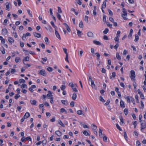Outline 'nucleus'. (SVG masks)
I'll list each match as a JSON object with an SVG mask.
<instances>
[{
  "mask_svg": "<svg viewBox=\"0 0 146 146\" xmlns=\"http://www.w3.org/2000/svg\"><path fill=\"white\" fill-rule=\"evenodd\" d=\"M135 98L136 99V102L137 103H138L139 102V100L138 99V96L137 95H136L135 96Z\"/></svg>",
  "mask_w": 146,
  "mask_h": 146,
  "instance_id": "52",
  "label": "nucleus"
},
{
  "mask_svg": "<svg viewBox=\"0 0 146 146\" xmlns=\"http://www.w3.org/2000/svg\"><path fill=\"white\" fill-rule=\"evenodd\" d=\"M92 127H93V130H96L97 129V126L96 125H94V124H92Z\"/></svg>",
  "mask_w": 146,
  "mask_h": 146,
  "instance_id": "39",
  "label": "nucleus"
},
{
  "mask_svg": "<svg viewBox=\"0 0 146 146\" xmlns=\"http://www.w3.org/2000/svg\"><path fill=\"white\" fill-rule=\"evenodd\" d=\"M79 27L81 28H83L84 26L83 22L82 21H80L79 24Z\"/></svg>",
  "mask_w": 146,
  "mask_h": 146,
  "instance_id": "36",
  "label": "nucleus"
},
{
  "mask_svg": "<svg viewBox=\"0 0 146 146\" xmlns=\"http://www.w3.org/2000/svg\"><path fill=\"white\" fill-rule=\"evenodd\" d=\"M44 40L46 42V44H49V40L48 38L47 37H46L44 38Z\"/></svg>",
  "mask_w": 146,
  "mask_h": 146,
  "instance_id": "32",
  "label": "nucleus"
},
{
  "mask_svg": "<svg viewBox=\"0 0 146 146\" xmlns=\"http://www.w3.org/2000/svg\"><path fill=\"white\" fill-rule=\"evenodd\" d=\"M119 119L120 120V124L121 125H123V123H124V121H123V118L121 116H119Z\"/></svg>",
  "mask_w": 146,
  "mask_h": 146,
  "instance_id": "13",
  "label": "nucleus"
},
{
  "mask_svg": "<svg viewBox=\"0 0 146 146\" xmlns=\"http://www.w3.org/2000/svg\"><path fill=\"white\" fill-rule=\"evenodd\" d=\"M139 39V37L137 35H135V39L134 40V41L135 42H137V41Z\"/></svg>",
  "mask_w": 146,
  "mask_h": 146,
  "instance_id": "34",
  "label": "nucleus"
},
{
  "mask_svg": "<svg viewBox=\"0 0 146 146\" xmlns=\"http://www.w3.org/2000/svg\"><path fill=\"white\" fill-rule=\"evenodd\" d=\"M130 77L132 80L135 81V72L133 70H131L130 71Z\"/></svg>",
  "mask_w": 146,
  "mask_h": 146,
  "instance_id": "1",
  "label": "nucleus"
},
{
  "mask_svg": "<svg viewBox=\"0 0 146 146\" xmlns=\"http://www.w3.org/2000/svg\"><path fill=\"white\" fill-rule=\"evenodd\" d=\"M2 34L4 35H6L8 33V31L6 29H3L2 30Z\"/></svg>",
  "mask_w": 146,
  "mask_h": 146,
  "instance_id": "5",
  "label": "nucleus"
},
{
  "mask_svg": "<svg viewBox=\"0 0 146 146\" xmlns=\"http://www.w3.org/2000/svg\"><path fill=\"white\" fill-rule=\"evenodd\" d=\"M122 12L123 13L121 15L122 17L123 18V19L125 20H127V18L125 17L127 16V10L124 8H123L122 9Z\"/></svg>",
  "mask_w": 146,
  "mask_h": 146,
  "instance_id": "2",
  "label": "nucleus"
},
{
  "mask_svg": "<svg viewBox=\"0 0 146 146\" xmlns=\"http://www.w3.org/2000/svg\"><path fill=\"white\" fill-rule=\"evenodd\" d=\"M88 36L90 37H93L94 36L93 33L91 32H89L87 33Z\"/></svg>",
  "mask_w": 146,
  "mask_h": 146,
  "instance_id": "11",
  "label": "nucleus"
},
{
  "mask_svg": "<svg viewBox=\"0 0 146 146\" xmlns=\"http://www.w3.org/2000/svg\"><path fill=\"white\" fill-rule=\"evenodd\" d=\"M116 125L117 127V128L118 129L119 131H121L122 129H121L120 127L119 126L118 124H116Z\"/></svg>",
  "mask_w": 146,
  "mask_h": 146,
  "instance_id": "45",
  "label": "nucleus"
},
{
  "mask_svg": "<svg viewBox=\"0 0 146 146\" xmlns=\"http://www.w3.org/2000/svg\"><path fill=\"white\" fill-rule=\"evenodd\" d=\"M119 46L118 43H117L116 45L114 46L113 48L114 49H117L118 47Z\"/></svg>",
  "mask_w": 146,
  "mask_h": 146,
  "instance_id": "60",
  "label": "nucleus"
},
{
  "mask_svg": "<svg viewBox=\"0 0 146 146\" xmlns=\"http://www.w3.org/2000/svg\"><path fill=\"white\" fill-rule=\"evenodd\" d=\"M88 17L87 16H86L85 17L84 20L87 23L88 22Z\"/></svg>",
  "mask_w": 146,
  "mask_h": 146,
  "instance_id": "51",
  "label": "nucleus"
},
{
  "mask_svg": "<svg viewBox=\"0 0 146 146\" xmlns=\"http://www.w3.org/2000/svg\"><path fill=\"white\" fill-rule=\"evenodd\" d=\"M48 93L47 95V96L50 99H52L53 98V95L52 94V93L50 91H48Z\"/></svg>",
  "mask_w": 146,
  "mask_h": 146,
  "instance_id": "3",
  "label": "nucleus"
},
{
  "mask_svg": "<svg viewBox=\"0 0 146 146\" xmlns=\"http://www.w3.org/2000/svg\"><path fill=\"white\" fill-rule=\"evenodd\" d=\"M77 97V95L76 94L74 93L73 94L72 96V99L75 100H76Z\"/></svg>",
  "mask_w": 146,
  "mask_h": 146,
  "instance_id": "22",
  "label": "nucleus"
},
{
  "mask_svg": "<svg viewBox=\"0 0 146 146\" xmlns=\"http://www.w3.org/2000/svg\"><path fill=\"white\" fill-rule=\"evenodd\" d=\"M63 25H64L66 27V29H67V30L69 32H70L71 30L68 25L65 23H64L63 24Z\"/></svg>",
  "mask_w": 146,
  "mask_h": 146,
  "instance_id": "9",
  "label": "nucleus"
},
{
  "mask_svg": "<svg viewBox=\"0 0 146 146\" xmlns=\"http://www.w3.org/2000/svg\"><path fill=\"white\" fill-rule=\"evenodd\" d=\"M50 23L52 26L56 30L57 29V27L55 25L54 22L52 21L50 22Z\"/></svg>",
  "mask_w": 146,
  "mask_h": 146,
  "instance_id": "21",
  "label": "nucleus"
},
{
  "mask_svg": "<svg viewBox=\"0 0 146 146\" xmlns=\"http://www.w3.org/2000/svg\"><path fill=\"white\" fill-rule=\"evenodd\" d=\"M39 45L42 48L44 49L45 48V45L43 43L40 44H39Z\"/></svg>",
  "mask_w": 146,
  "mask_h": 146,
  "instance_id": "53",
  "label": "nucleus"
},
{
  "mask_svg": "<svg viewBox=\"0 0 146 146\" xmlns=\"http://www.w3.org/2000/svg\"><path fill=\"white\" fill-rule=\"evenodd\" d=\"M65 60L67 62H69V61L68 60V54H66V56L65 58Z\"/></svg>",
  "mask_w": 146,
  "mask_h": 146,
  "instance_id": "46",
  "label": "nucleus"
},
{
  "mask_svg": "<svg viewBox=\"0 0 146 146\" xmlns=\"http://www.w3.org/2000/svg\"><path fill=\"white\" fill-rule=\"evenodd\" d=\"M21 87L22 88H27V85L26 84H23L21 85Z\"/></svg>",
  "mask_w": 146,
  "mask_h": 146,
  "instance_id": "29",
  "label": "nucleus"
},
{
  "mask_svg": "<svg viewBox=\"0 0 146 146\" xmlns=\"http://www.w3.org/2000/svg\"><path fill=\"white\" fill-rule=\"evenodd\" d=\"M91 86L93 88L96 89V88L94 83V81L93 80H91Z\"/></svg>",
  "mask_w": 146,
  "mask_h": 146,
  "instance_id": "10",
  "label": "nucleus"
},
{
  "mask_svg": "<svg viewBox=\"0 0 146 146\" xmlns=\"http://www.w3.org/2000/svg\"><path fill=\"white\" fill-rule=\"evenodd\" d=\"M55 134L58 136H60L62 135L61 132L59 130L56 131Z\"/></svg>",
  "mask_w": 146,
  "mask_h": 146,
  "instance_id": "19",
  "label": "nucleus"
},
{
  "mask_svg": "<svg viewBox=\"0 0 146 146\" xmlns=\"http://www.w3.org/2000/svg\"><path fill=\"white\" fill-rule=\"evenodd\" d=\"M124 136L125 138V139L127 141V135L125 131L124 132Z\"/></svg>",
  "mask_w": 146,
  "mask_h": 146,
  "instance_id": "41",
  "label": "nucleus"
},
{
  "mask_svg": "<svg viewBox=\"0 0 146 146\" xmlns=\"http://www.w3.org/2000/svg\"><path fill=\"white\" fill-rule=\"evenodd\" d=\"M137 121H135L133 123V125H134V127L135 128L136 127V126L137 125Z\"/></svg>",
  "mask_w": 146,
  "mask_h": 146,
  "instance_id": "54",
  "label": "nucleus"
},
{
  "mask_svg": "<svg viewBox=\"0 0 146 146\" xmlns=\"http://www.w3.org/2000/svg\"><path fill=\"white\" fill-rule=\"evenodd\" d=\"M109 29L108 28L105 29V30L103 31V33L104 34H106L108 32Z\"/></svg>",
  "mask_w": 146,
  "mask_h": 146,
  "instance_id": "38",
  "label": "nucleus"
},
{
  "mask_svg": "<svg viewBox=\"0 0 146 146\" xmlns=\"http://www.w3.org/2000/svg\"><path fill=\"white\" fill-rule=\"evenodd\" d=\"M77 30V35L79 37H81L82 35V32L78 30Z\"/></svg>",
  "mask_w": 146,
  "mask_h": 146,
  "instance_id": "33",
  "label": "nucleus"
},
{
  "mask_svg": "<svg viewBox=\"0 0 146 146\" xmlns=\"http://www.w3.org/2000/svg\"><path fill=\"white\" fill-rule=\"evenodd\" d=\"M19 81L20 83H24L25 82V80L23 79H20Z\"/></svg>",
  "mask_w": 146,
  "mask_h": 146,
  "instance_id": "43",
  "label": "nucleus"
},
{
  "mask_svg": "<svg viewBox=\"0 0 146 146\" xmlns=\"http://www.w3.org/2000/svg\"><path fill=\"white\" fill-rule=\"evenodd\" d=\"M50 13V15L52 16H53V14L52 13V9L50 8L49 9Z\"/></svg>",
  "mask_w": 146,
  "mask_h": 146,
  "instance_id": "57",
  "label": "nucleus"
},
{
  "mask_svg": "<svg viewBox=\"0 0 146 146\" xmlns=\"http://www.w3.org/2000/svg\"><path fill=\"white\" fill-rule=\"evenodd\" d=\"M107 137L106 136H105L103 137V140L105 142H106L107 141Z\"/></svg>",
  "mask_w": 146,
  "mask_h": 146,
  "instance_id": "61",
  "label": "nucleus"
},
{
  "mask_svg": "<svg viewBox=\"0 0 146 146\" xmlns=\"http://www.w3.org/2000/svg\"><path fill=\"white\" fill-rule=\"evenodd\" d=\"M99 135L100 136H101L102 135V131L100 129H99Z\"/></svg>",
  "mask_w": 146,
  "mask_h": 146,
  "instance_id": "42",
  "label": "nucleus"
},
{
  "mask_svg": "<svg viewBox=\"0 0 146 146\" xmlns=\"http://www.w3.org/2000/svg\"><path fill=\"white\" fill-rule=\"evenodd\" d=\"M124 113L125 114L127 115L128 114V110L127 108H125L124 110Z\"/></svg>",
  "mask_w": 146,
  "mask_h": 146,
  "instance_id": "35",
  "label": "nucleus"
},
{
  "mask_svg": "<svg viewBox=\"0 0 146 146\" xmlns=\"http://www.w3.org/2000/svg\"><path fill=\"white\" fill-rule=\"evenodd\" d=\"M116 57L117 59L120 60L121 59V57L120 56L118 52H117L116 54Z\"/></svg>",
  "mask_w": 146,
  "mask_h": 146,
  "instance_id": "23",
  "label": "nucleus"
},
{
  "mask_svg": "<svg viewBox=\"0 0 146 146\" xmlns=\"http://www.w3.org/2000/svg\"><path fill=\"white\" fill-rule=\"evenodd\" d=\"M131 98V97H130L128 96H127L126 97V99H127V102L129 103L130 102Z\"/></svg>",
  "mask_w": 146,
  "mask_h": 146,
  "instance_id": "30",
  "label": "nucleus"
},
{
  "mask_svg": "<svg viewBox=\"0 0 146 146\" xmlns=\"http://www.w3.org/2000/svg\"><path fill=\"white\" fill-rule=\"evenodd\" d=\"M141 130L142 131V129H145L146 127V125L145 123H141Z\"/></svg>",
  "mask_w": 146,
  "mask_h": 146,
  "instance_id": "15",
  "label": "nucleus"
},
{
  "mask_svg": "<svg viewBox=\"0 0 146 146\" xmlns=\"http://www.w3.org/2000/svg\"><path fill=\"white\" fill-rule=\"evenodd\" d=\"M139 94L140 95V97L141 99H144V95L142 93H141V94Z\"/></svg>",
  "mask_w": 146,
  "mask_h": 146,
  "instance_id": "63",
  "label": "nucleus"
},
{
  "mask_svg": "<svg viewBox=\"0 0 146 146\" xmlns=\"http://www.w3.org/2000/svg\"><path fill=\"white\" fill-rule=\"evenodd\" d=\"M96 55L97 57V60H98L100 59V54L98 52H96L95 54Z\"/></svg>",
  "mask_w": 146,
  "mask_h": 146,
  "instance_id": "40",
  "label": "nucleus"
},
{
  "mask_svg": "<svg viewBox=\"0 0 146 146\" xmlns=\"http://www.w3.org/2000/svg\"><path fill=\"white\" fill-rule=\"evenodd\" d=\"M30 116V113L28 112H26L24 115L23 117L27 119Z\"/></svg>",
  "mask_w": 146,
  "mask_h": 146,
  "instance_id": "16",
  "label": "nucleus"
},
{
  "mask_svg": "<svg viewBox=\"0 0 146 146\" xmlns=\"http://www.w3.org/2000/svg\"><path fill=\"white\" fill-rule=\"evenodd\" d=\"M47 70L48 71L50 72H52L53 70L52 68L50 67H48L47 68Z\"/></svg>",
  "mask_w": 146,
  "mask_h": 146,
  "instance_id": "55",
  "label": "nucleus"
},
{
  "mask_svg": "<svg viewBox=\"0 0 146 146\" xmlns=\"http://www.w3.org/2000/svg\"><path fill=\"white\" fill-rule=\"evenodd\" d=\"M20 96V95L19 94H17L16 95V96H15V98L17 100L18 99V98H19Z\"/></svg>",
  "mask_w": 146,
  "mask_h": 146,
  "instance_id": "59",
  "label": "nucleus"
},
{
  "mask_svg": "<svg viewBox=\"0 0 146 146\" xmlns=\"http://www.w3.org/2000/svg\"><path fill=\"white\" fill-rule=\"evenodd\" d=\"M142 118V116L141 115H140L139 116V121L140 122H141L142 121L141 119Z\"/></svg>",
  "mask_w": 146,
  "mask_h": 146,
  "instance_id": "56",
  "label": "nucleus"
},
{
  "mask_svg": "<svg viewBox=\"0 0 146 146\" xmlns=\"http://www.w3.org/2000/svg\"><path fill=\"white\" fill-rule=\"evenodd\" d=\"M76 2L78 3L79 5H82V3L81 1L80 0H77Z\"/></svg>",
  "mask_w": 146,
  "mask_h": 146,
  "instance_id": "64",
  "label": "nucleus"
},
{
  "mask_svg": "<svg viewBox=\"0 0 146 146\" xmlns=\"http://www.w3.org/2000/svg\"><path fill=\"white\" fill-rule=\"evenodd\" d=\"M93 43L94 44H96L98 45H101V42L99 41L96 40H94L93 41Z\"/></svg>",
  "mask_w": 146,
  "mask_h": 146,
  "instance_id": "18",
  "label": "nucleus"
},
{
  "mask_svg": "<svg viewBox=\"0 0 146 146\" xmlns=\"http://www.w3.org/2000/svg\"><path fill=\"white\" fill-rule=\"evenodd\" d=\"M83 134L85 136H90V134L86 130H84L83 132Z\"/></svg>",
  "mask_w": 146,
  "mask_h": 146,
  "instance_id": "24",
  "label": "nucleus"
},
{
  "mask_svg": "<svg viewBox=\"0 0 146 146\" xmlns=\"http://www.w3.org/2000/svg\"><path fill=\"white\" fill-rule=\"evenodd\" d=\"M6 7V10L8 11H9L10 10V4L8 2H7L5 3Z\"/></svg>",
  "mask_w": 146,
  "mask_h": 146,
  "instance_id": "12",
  "label": "nucleus"
},
{
  "mask_svg": "<svg viewBox=\"0 0 146 146\" xmlns=\"http://www.w3.org/2000/svg\"><path fill=\"white\" fill-rule=\"evenodd\" d=\"M39 74L44 76H46V75L45 71L43 69L41 70Z\"/></svg>",
  "mask_w": 146,
  "mask_h": 146,
  "instance_id": "4",
  "label": "nucleus"
},
{
  "mask_svg": "<svg viewBox=\"0 0 146 146\" xmlns=\"http://www.w3.org/2000/svg\"><path fill=\"white\" fill-rule=\"evenodd\" d=\"M42 143L43 145L44 146V145H45L46 143V139L42 141Z\"/></svg>",
  "mask_w": 146,
  "mask_h": 146,
  "instance_id": "50",
  "label": "nucleus"
},
{
  "mask_svg": "<svg viewBox=\"0 0 146 146\" xmlns=\"http://www.w3.org/2000/svg\"><path fill=\"white\" fill-rule=\"evenodd\" d=\"M107 26L110 27L111 28L112 27V25L111 24H110L109 22H107L106 23Z\"/></svg>",
  "mask_w": 146,
  "mask_h": 146,
  "instance_id": "47",
  "label": "nucleus"
},
{
  "mask_svg": "<svg viewBox=\"0 0 146 146\" xmlns=\"http://www.w3.org/2000/svg\"><path fill=\"white\" fill-rule=\"evenodd\" d=\"M55 34L56 37L60 40L61 39L60 35L56 30L55 29Z\"/></svg>",
  "mask_w": 146,
  "mask_h": 146,
  "instance_id": "8",
  "label": "nucleus"
},
{
  "mask_svg": "<svg viewBox=\"0 0 146 146\" xmlns=\"http://www.w3.org/2000/svg\"><path fill=\"white\" fill-rule=\"evenodd\" d=\"M61 102L63 104L65 105H67L68 104V103L67 101L65 100H61Z\"/></svg>",
  "mask_w": 146,
  "mask_h": 146,
  "instance_id": "20",
  "label": "nucleus"
},
{
  "mask_svg": "<svg viewBox=\"0 0 146 146\" xmlns=\"http://www.w3.org/2000/svg\"><path fill=\"white\" fill-rule=\"evenodd\" d=\"M112 75L110 76V79H112V77L115 78L116 76V74L115 72H112Z\"/></svg>",
  "mask_w": 146,
  "mask_h": 146,
  "instance_id": "37",
  "label": "nucleus"
},
{
  "mask_svg": "<svg viewBox=\"0 0 146 146\" xmlns=\"http://www.w3.org/2000/svg\"><path fill=\"white\" fill-rule=\"evenodd\" d=\"M21 59L19 57H17L15 58V61L16 63H18L19 62V61Z\"/></svg>",
  "mask_w": 146,
  "mask_h": 146,
  "instance_id": "31",
  "label": "nucleus"
},
{
  "mask_svg": "<svg viewBox=\"0 0 146 146\" xmlns=\"http://www.w3.org/2000/svg\"><path fill=\"white\" fill-rule=\"evenodd\" d=\"M100 101L102 102H105V100L103 98V97L101 96H100Z\"/></svg>",
  "mask_w": 146,
  "mask_h": 146,
  "instance_id": "44",
  "label": "nucleus"
},
{
  "mask_svg": "<svg viewBox=\"0 0 146 146\" xmlns=\"http://www.w3.org/2000/svg\"><path fill=\"white\" fill-rule=\"evenodd\" d=\"M119 37L116 36L114 38V40H115V42H117V43H119Z\"/></svg>",
  "mask_w": 146,
  "mask_h": 146,
  "instance_id": "28",
  "label": "nucleus"
},
{
  "mask_svg": "<svg viewBox=\"0 0 146 146\" xmlns=\"http://www.w3.org/2000/svg\"><path fill=\"white\" fill-rule=\"evenodd\" d=\"M30 102L31 103L32 105H35L36 104L37 102L36 100H30Z\"/></svg>",
  "mask_w": 146,
  "mask_h": 146,
  "instance_id": "17",
  "label": "nucleus"
},
{
  "mask_svg": "<svg viewBox=\"0 0 146 146\" xmlns=\"http://www.w3.org/2000/svg\"><path fill=\"white\" fill-rule=\"evenodd\" d=\"M110 102V100H108L107 101V102L104 105L105 106L108 105L109 104Z\"/></svg>",
  "mask_w": 146,
  "mask_h": 146,
  "instance_id": "62",
  "label": "nucleus"
},
{
  "mask_svg": "<svg viewBox=\"0 0 146 146\" xmlns=\"http://www.w3.org/2000/svg\"><path fill=\"white\" fill-rule=\"evenodd\" d=\"M77 113L79 115H82L84 116H85V114L83 113L82 111L81 110H78L77 112Z\"/></svg>",
  "mask_w": 146,
  "mask_h": 146,
  "instance_id": "6",
  "label": "nucleus"
},
{
  "mask_svg": "<svg viewBox=\"0 0 146 146\" xmlns=\"http://www.w3.org/2000/svg\"><path fill=\"white\" fill-rule=\"evenodd\" d=\"M120 106L122 108H124L125 107V106L124 104V102L122 100H121L120 102Z\"/></svg>",
  "mask_w": 146,
  "mask_h": 146,
  "instance_id": "14",
  "label": "nucleus"
},
{
  "mask_svg": "<svg viewBox=\"0 0 146 146\" xmlns=\"http://www.w3.org/2000/svg\"><path fill=\"white\" fill-rule=\"evenodd\" d=\"M16 70L15 69H11V72L12 74H13L15 72H16Z\"/></svg>",
  "mask_w": 146,
  "mask_h": 146,
  "instance_id": "58",
  "label": "nucleus"
},
{
  "mask_svg": "<svg viewBox=\"0 0 146 146\" xmlns=\"http://www.w3.org/2000/svg\"><path fill=\"white\" fill-rule=\"evenodd\" d=\"M23 60H25V61H29V56H27Z\"/></svg>",
  "mask_w": 146,
  "mask_h": 146,
  "instance_id": "48",
  "label": "nucleus"
},
{
  "mask_svg": "<svg viewBox=\"0 0 146 146\" xmlns=\"http://www.w3.org/2000/svg\"><path fill=\"white\" fill-rule=\"evenodd\" d=\"M33 34L36 37L39 38H40L41 37V34L39 33H38L35 32H34Z\"/></svg>",
  "mask_w": 146,
  "mask_h": 146,
  "instance_id": "7",
  "label": "nucleus"
},
{
  "mask_svg": "<svg viewBox=\"0 0 146 146\" xmlns=\"http://www.w3.org/2000/svg\"><path fill=\"white\" fill-rule=\"evenodd\" d=\"M66 86L64 85H62L60 87V88L62 90H64L66 88Z\"/></svg>",
  "mask_w": 146,
  "mask_h": 146,
  "instance_id": "49",
  "label": "nucleus"
},
{
  "mask_svg": "<svg viewBox=\"0 0 146 146\" xmlns=\"http://www.w3.org/2000/svg\"><path fill=\"white\" fill-rule=\"evenodd\" d=\"M8 41L9 42H13L14 41V40L13 38L11 37H9Z\"/></svg>",
  "mask_w": 146,
  "mask_h": 146,
  "instance_id": "27",
  "label": "nucleus"
},
{
  "mask_svg": "<svg viewBox=\"0 0 146 146\" xmlns=\"http://www.w3.org/2000/svg\"><path fill=\"white\" fill-rule=\"evenodd\" d=\"M58 123H59L62 127H64L65 126L62 122L60 120H59L58 121Z\"/></svg>",
  "mask_w": 146,
  "mask_h": 146,
  "instance_id": "26",
  "label": "nucleus"
},
{
  "mask_svg": "<svg viewBox=\"0 0 146 146\" xmlns=\"http://www.w3.org/2000/svg\"><path fill=\"white\" fill-rule=\"evenodd\" d=\"M106 7V1H104L103 4L102 5L101 9H105Z\"/></svg>",
  "mask_w": 146,
  "mask_h": 146,
  "instance_id": "25",
  "label": "nucleus"
}]
</instances>
